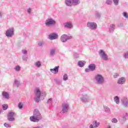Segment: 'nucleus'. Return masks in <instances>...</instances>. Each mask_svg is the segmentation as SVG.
Masks as SVG:
<instances>
[{
  "label": "nucleus",
  "mask_w": 128,
  "mask_h": 128,
  "mask_svg": "<svg viewBox=\"0 0 128 128\" xmlns=\"http://www.w3.org/2000/svg\"><path fill=\"white\" fill-rule=\"evenodd\" d=\"M46 96V94L45 92L40 91V88H36L35 92V97L34 98V100L36 102H38L41 100H44V97Z\"/></svg>",
  "instance_id": "f257e3e1"
},
{
  "label": "nucleus",
  "mask_w": 128,
  "mask_h": 128,
  "mask_svg": "<svg viewBox=\"0 0 128 128\" xmlns=\"http://www.w3.org/2000/svg\"><path fill=\"white\" fill-rule=\"evenodd\" d=\"M42 118V114H40V110L38 109H36L34 111L33 116L30 118V122H38Z\"/></svg>",
  "instance_id": "f03ea898"
},
{
  "label": "nucleus",
  "mask_w": 128,
  "mask_h": 128,
  "mask_svg": "<svg viewBox=\"0 0 128 128\" xmlns=\"http://www.w3.org/2000/svg\"><path fill=\"white\" fill-rule=\"evenodd\" d=\"M94 78L97 84H104V78L102 75L98 74L95 76Z\"/></svg>",
  "instance_id": "7ed1b4c3"
},
{
  "label": "nucleus",
  "mask_w": 128,
  "mask_h": 128,
  "mask_svg": "<svg viewBox=\"0 0 128 128\" xmlns=\"http://www.w3.org/2000/svg\"><path fill=\"white\" fill-rule=\"evenodd\" d=\"M46 26L50 28V26H54L56 24V21L52 18H48L44 22Z\"/></svg>",
  "instance_id": "20e7f679"
},
{
  "label": "nucleus",
  "mask_w": 128,
  "mask_h": 128,
  "mask_svg": "<svg viewBox=\"0 0 128 128\" xmlns=\"http://www.w3.org/2000/svg\"><path fill=\"white\" fill-rule=\"evenodd\" d=\"M80 2V0H66L65 4L67 6H78Z\"/></svg>",
  "instance_id": "39448f33"
},
{
  "label": "nucleus",
  "mask_w": 128,
  "mask_h": 128,
  "mask_svg": "<svg viewBox=\"0 0 128 128\" xmlns=\"http://www.w3.org/2000/svg\"><path fill=\"white\" fill-rule=\"evenodd\" d=\"M98 54L100 58L103 60H105V62H107V60H108V54L106 53L104 50H100L98 52Z\"/></svg>",
  "instance_id": "423d86ee"
},
{
  "label": "nucleus",
  "mask_w": 128,
  "mask_h": 128,
  "mask_svg": "<svg viewBox=\"0 0 128 128\" xmlns=\"http://www.w3.org/2000/svg\"><path fill=\"white\" fill-rule=\"evenodd\" d=\"M16 116V114L14 112H10L7 114V120L8 122H14L16 118H14V116Z\"/></svg>",
  "instance_id": "0eeeda50"
},
{
  "label": "nucleus",
  "mask_w": 128,
  "mask_h": 128,
  "mask_svg": "<svg viewBox=\"0 0 128 128\" xmlns=\"http://www.w3.org/2000/svg\"><path fill=\"white\" fill-rule=\"evenodd\" d=\"M14 34V28H9L6 32V36L7 38H12Z\"/></svg>",
  "instance_id": "6e6552de"
},
{
  "label": "nucleus",
  "mask_w": 128,
  "mask_h": 128,
  "mask_svg": "<svg viewBox=\"0 0 128 128\" xmlns=\"http://www.w3.org/2000/svg\"><path fill=\"white\" fill-rule=\"evenodd\" d=\"M80 100L82 102H90L92 100L90 96L87 94H84L80 98Z\"/></svg>",
  "instance_id": "1a4fd4ad"
},
{
  "label": "nucleus",
  "mask_w": 128,
  "mask_h": 128,
  "mask_svg": "<svg viewBox=\"0 0 128 128\" xmlns=\"http://www.w3.org/2000/svg\"><path fill=\"white\" fill-rule=\"evenodd\" d=\"M62 112L63 114H66V112H68V110H70V105L64 102L62 104Z\"/></svg>",
  "instance_id": "9d476101"
},
{
  "label": "nucleus",
  "mask_w": 128,
  "mask_h": 128,
  "mask_svg": "<svg viewBox=\"0 0 128 128\" xmlns=\"http://www.w3.org/2000/svg\"><path fill=\"white\" fill-rule=\"evenodd\" d=\"M87 26L88 28H90V30H96V28H98V25L94 22H88L87 23Z\"/></svg>",
  "instance_id": "9b49d317"
},
{
  "label": "nucleus",
  "mask_w": 128,
  "mask_h": 128,
  "mask_svg": "<svg viewBox=\"0 0 128 128\" xmlns=\"http://www.w3.org/2000/svg\"><path fill=\"white\" fill-rule=\"evenodd\" d=\"M72 36H68L66 34L62 35L60 38L61 42H66L68 40H72Z\"/></svg>",
  "instance_id": "f8f14e48"
},
{
  "label": "nucleus",
  "mask_w": 128,
  "mask_h": 128,
  "mask_svg": "<svg viewBox=\"0 0 128 128\" xmlns=\"http://www.w3.org/2000/svg\"><path fill=\"white\" fill-rule=\"evenodd\" d=\"M121 102H122L125 108H128V98H126V97H124L122 99Z\"/></svg>",
  "instance_id": "ddd939ff"
},
{
  "label": "nucleus",
  "mask_w": 128,
  "mask_h": 128,
  "mask_svg": "<svg viewBox=\"0 0 128 128\" xmlns=\"http://www.w3.org/2000/svg\"><path fill=\"white\" fill-rule=\"evenodd\" d=\"M64 26L66 28H68V30H70L72 28V24L70 22H66L64 23Z\"/></svg>",
  "instance_id": "4468645a"
},
{
  "label": "nucleus",
  "mask_w": 128,
  "mask_h": 128,
  "mask_svg": "<svg viewBox=\"0 0 128 128\" xmlns=\"http://www.w3.org/2000/svg\"><path fill=\"white\" fill-rule=\"evenodd\" d=\"M93 124H91L90 126V128H98L100 126V122H98V121L95 120L93 122Z\"/></svg>",
  "instance_id": "2eb2a0df"
},
{
  "label": "nucleus",
  "mask_w": 128,
  "mask_h": 128,
  "mask_svg": "<svg viewBox=\"0 0 128 128\" xmlns=\"http://www.w3.org/2000/svg\"><path fill=\"white\" fill-rule=\"evenodd\" d=\"M58 68H60V66H56L53 69H50V71L52 74H56L58 73Z\"/></svg>",
  "instance_id": "dca6fc26"
},
{
  "label": "nucleus",
  "mask_w": 128,
  "mask_h": 128,
  "mask_svg": "<svg viewBox=\"0 0 128 128\" xmlns=\"http://www.w3.org/2000/svg\"><path fill=\"white\" fill-rule=\"evenodd\" d=\"M58 34L56 33H53L49 35V40H56V38H58Z\"/></svg>",
  "instance_id": "f3484780"
},
{
  "label": "nucleus",
  "mask_w": 128,
  "mask_h": 128,
  "mask_svg": "<svg viewBox=\"0 0 128 128\" xmlns=\"http://www.w3.org/2000/svg\"><path fill=\"white\" fill-rule=\"evenodd\" d=\"M114 30H116V25L114 24H110L108 29L109 32H114Z\"/></svg>",
  "instance_id": "a211bd4d"
},
{
  "label": "nucleus",
  "mask_w": 128,
  "mask_h": 128,
  "mask_svg": "<svg viewBox=\"0 0 128 128\" xmlns=\"http://www.w3.org/2000/svg\"><path fill=\"white\" fill-rule=\"evenodd\" d=\"M118 82L120 84H124L126 82V78L124 77L120 78L119 79H118Z\"/></svg>",
  "instance_id": "6ab92c4d"
},
{
  "label": "nucleus",
  "mask_w": 128,
  "mask_h": 128,
  "mask_svg": "<svg viewBox=\"0 0 128 128\" xmlns=\"http://www.w3.org/2000/svg\"><path fill=\"white\" fill-rule=\"evenodd\" d=\"M2 96L4 98H6V100H8L10 98V94L8 92L4 91L2 92Z\"/></svg>",
  "instance_id": "aec40b11"
},
{
  "label": "nucleus",
  "mask_w": 128,
  "mask_h": 128,
  "mask_svg": "<svg viewBox=\"0 0 128 128\" xmlns=\"http://www.w3.org/2000/svg\"><path fill=\"white\" fill-rule=\"evenodd\" d=\"M96 64H92L88 66V68H90V72H94L96 70Z\"/></svg>",
  "instance_id": "412c9836"
},
{
  "label": "nucleus",
  "mask_w": 128,
  "mask_h": 128,
  "mask_svg": "<svg viewBox=\"0 0 128 128\" xmlns=\"http://www.w3.org/2000/svg\"><path fill=\"white\" fill-rule=\"evenodd\" d=\"M56 48H53L50 50V56H54L56 54Z\"/></svg>",
  "instance_id": "4be33fe9"
},
{
  "label": "nucleus",
  "mask_w": 128,
  "mask_h": 128,
  "mask_svg": "<svg viewBox=\"0 0 128 128\" xmlns=\"http://www.w3.org/2000/svg\"><path fill=\"white\" fill-rule=\"evenodd\" d=\"M14 84L16 86H17V88H18V86H20V82L18 79L14 80Z\"/></svg>",
  "instance_id": "5701e85b"
},
{
  "label": "nucleus",
  "mask_w": 128,
  "mask_h": 128,
  "mask_svg": "<svg viewBox=\"0 0 128 128\" xmlns=\"http://www.w3.org/2000/svg\"><path fill=\"white\" fill-rule=\"evenodd\" d=\"M34 66H35L36 68H40L42 66V62H40V61H37L35 62Z\"/></svg>",
  "instance_id": "b1692460"
},
{
  "label": "nucleus",
  "mask_w": 128,
  "mask_h": 128,
  "mask_svg": "<svg viewBox=\"0 0 128 128\" xmlns=\"http://www.w3.org/2000/svg\"><path fill=\"white\" fill-rule=\"evenodd\" d=\"M86 64V62L84 61H79L78 62V66L80 68H82Z\"/></svg>",
  "instance_id": "393cba45"
},
{
  "label": "nucleus",
  "mask_w": 128,
  "mask_h": 128,
  "mask_svg": "<svg viewBox=\"0 0 128 128\" xmlns=\"http://www.w3.org/2000/svg\"><path fill=\"white\" fill-rule=\"evenodd\" d=\"M14 70L15 72H20V66H15V68H14Z\"/></svg>",
  "instance_id": "a878e982"
},
{
  "label": "nucleus",
  "mask_w": 128,
  "mask_h": 128,
  "mask_svg": "<svg viewBox=\"0 0 128 128\" xmlns=\"http://www.w3.org/2000/svg\"><path fill=\"white\" fill-rule=\"evenodd\" d=\"M114 100L116 104H120V98H118V96H116L114 98Z\"/></svg>",
  "instance_id": "bb28decb"
},
{
  "label": "nucleus",
  "mask_w": 128,
  "mask_h": 128,
  "mask_svg": "<svg viewBox=\"0 0 128 128\" xmlns=\"http://www.w3.org/2000/svg\"><path fill=\"white\" fill-rule=\"evenodd\" d=\"M2 107L4 110H8V104H4Z\"/></svg>",
  "instance_id": "cd10ccee"
},
{
  "label": "nucleus",
  "mask_w": 128,
  "mask_h": 128,
  "mask_svg": "<svg viewBox=\"0 0 128 128\" xmlns=\"http://www.w3.org/2000/svg\"><path fill=\"white\" fill-rule=\"evenodd\" d=\"M104 109L106 112H110V108L107 106H104Z\"/></svg>",
  "instance_id": "c85d7f7f"
},
{
  "label": "nucleus",
  "mask_w": 128,
  "mask_h": 128,
  "mask_svg": "<svg viewBox=\"0 0 128 128\" xmlns=\"http://www.w3.org/2000/svg\"><path fill=\"white\" fill-rule=\"evenodd\" d=\"M68 80V76L67 74H64L63 76V80Z\"/></svg>",
  "instance_id": "c756f323"
},
{
  "label": "nucleus",
  "mask_w": 128,
  "mask_h": 128,
  "mask_svg": "<svg viewBox=\"0 0 128 128\" xmlns=\"http://www.w3.org/2000/svg\"><path fill=\"white\" fill-rule=\"evenodd\" d=\"M22 60L26 62L28 60V55H23Z\"/></svg>",
  "instance_id": "7c9ffc66"
},
{
  "label": "nucleus",
  "mask_w": 128,
  "mask_h": 128,
  "mask_svg": "<svg viewBox=\"0 0 128 128\" xmlns=\"http://www.w3.org/2000/svg\"><path fill=\"white\" fill-rule=\"evenodd\" d=\"M44 42L43 41H40L38 43V46H44Z\"/></svg>",
  "instance_id": "2f4dec72"
},
{
  "label": "nucleus",
  "mask_w": 128,
  "mask_h": 128,
  "mask_svg": "<svg viewBox=\"0 0 128 128\" xmlns=\"http://www.w3.org/2000/svg\"><path fill=\"white\" fill-rule=\"evenodd\" d=\"M4 126L6 128H12V125H10V124L4 123Z\"/></svg>",
  "instance_id": "473e14b6"
},
{
  "label": "nucleus",
  "mask_w": 128,
  "mask_h": 128,
  "mask_svg": "<svg viewBox=\"0 0 128 128\" xmlns=\"http://www.w3.org/2000/svg\"><path fill=\"white\" fill-rule=\"evenodd\" d=\"M22 54H24V56H28V51L26 50H22Z\"/></svg>",
  "instance_id": "72a5a7b5"
},
{
  "label": "nucleus",
  "mask_w": 128,
  "mask_h": 128,
  "mask_svg": "<svg viewBox=\"0 0 128 128\" xmlns=\"http://www.w3.org/2000/svg\"><path fill=\"white\" fill-rule=\"evenodd\" d=\"M102 14L100 12H96V16L97 18H100Z\"/></svg>",
  "instance_id": "f704fd0d"
},
{
  "label": "nucleus",
  "mask_w": 128,
  "mask_h": 128,
  "mask_svg": "<svg viewBox=\"0 0 128 128\" xmlns=\"http://www.w3.org/2000/svg\"><path fill=\"white\" fill-rule=\"evenodd\" d=\"M54 82H56L57 84H60V80H58L57 78H55L54 79Z\"/></svg>",
  "instance_id": "c9c22d12"
},
{
  "label": "nucleus",
  "mask_w": 128,
  "mask_h": 128,
  "mask_svg": "<svg viewBox=\"0 0 128 128\" xmlns=\"http://www.w3.org/2000/svg\"><path fill=\"white\" fill-rule=\"evenodd\" d=\"M112 0H106V4H108V6H110V4H112Z\"/></svg>",
  "instance_id": "e433bc0d"
},
{
  "label": "nucleus",
  "mask_w": 128,
  "mask_h": 128,
  "mask_svg": "<svg viewBox=\"0 0 128 128\" xmlns=\"http://www.w3.org/2000/svg\"><path fill=\"white\" fill-rule=\"evenodd\" d=\"M24 106V105L22 103H19L18 104V108L20 110H22V107Z\"/></svg>",
  "instance_id": "4c0bfd02"
},
{
  "label": "nucleus",
  "mask_w": 128,
  "mask_h": 128,
  "mask_svg": "<svg viewBox=\"0 0 128 128\" xmlns=\"http://www.w3.org/2000/svg\"><path fill=\"white\" fill-rule=\"evenodd\" d=\"M124 58H128V52L124 53L123 55Z\"/></svg>",
  "instance_id": "58836bf2"
},
{
  "label": "nucleus",
  "mask_w": 128,
  "mask_h": 128,
  "mask_svg": "<svg viewBox=\"0 0 128 128\" xmlns=\"http://www.w3.org/2000/svg\"><path fill=\"white\" fill-rule=\"evenodd\" d=\"M112 122H114V124H116V122H118V120L116 118H113L112 120Z\"/></svg>",
  "instance_id": "ea45409f"
},
{
  "label": "nucleus",
  "mask_w": 128,
  "mask_h": 128,
  "mask_svg": "<svg viewBox=\"0 0 128 128\" xmlns=\"http://www.w3.org/2000/svg\"><path fill=\"white\" fill-rule=\"evenodd\" d=\"M122 14L124 18H128V14H126V12H123Z\"/></svg>",
  "instance_id": "a19ab883"
},
{
  "label": "nucleus",
  "mask_w": 128,
  "mask_h": 128,
  "mask_svg": "<svg viewBox=\"0 0 128 128\" xmlns=\"http://www.w3.org/2000/svg\"><path fill=\"white\" fill-rule=\"evenodd\" d=\"M114 4H115V6H118V0H112Z\"/></svg>",
  "instance_id": "79ce46f5"
},
{
  "label": "nucleus",
  "mask_w": 128,
  "mask_h": 128,
  "mask_svg": "<svg viewBox=\"0 0 128 128\" xmlns=\"http://www.w3.org/2000/svg\"><path fill=\"white\" fill-rule=\"evenodd\" d=\"M52 98H50L47 101V104H52Z\"/></svg>",
  "instance_id": "37998d69"
},
{
  "label": "nucleus",
  "mask_w": 128,
  "mask_h": 128,
  "mask_svg": "<svg viewBox=\"0 0 128 128\" xmlns=\"http://www.w3.org/2000/svg\"><path fill=\"white\" fill-rule=\"evenodd\" d=\"M32 8H28V10H27V12L29 14H30V12H32Z\"/></svg>",
  "instance_id": "c03bdc74"
},
{
  "label": "nucleus",
  "mask_w": 128,
  "mask_h": 128,
  "mask_svg": "<svg viewBox=\"0 0 128 128\" xmlns=\"http://www.w3.org/2000/svg\"><path fill=\"white\" fill-rule=\"evenodd\" d=\"M118 73H115L114 74V78H118Z\"/></svg>",
  "instance_id": "a18cd8bd"
},
{
  "label": "nucleus",
  "mask_w": 128,
  "mask_h": 128,
  "mask_svg": "<svg viewBox=\"0 0 128 128\" xmlns=\"http://www.w3.org/2000/svg\"><path fill=\"white\" fill-rule=\"evenodd\" d=\"M128 113H125L124 114V117L123 118L126 119V118H128Z\"/></svg>",
  "instance_id": "49530a36"
},
{
  "label": "nucleus",
  "mask_w": 128,
  "mask_h": 128,
  "mask_svg": "<svg viewBox=\"0 0 128 128\" xmlns=\"http://www.w3.org/2000/svg\"><path fill=\"white\" fill-rule=\"evenodd\" d=\"M85 72H90V68H86V69L85 70Z\"/></svg>",
  "instance_id": "de8ad7c7"
},
{
  "label": "nucleus",
  "mask_w": 128,
  "mask_h": 128,
  "mask_svg": "<svg viewBox=\"0 0 128 128\" xmlns=\"http://www.w3.org/2000/svg\"><path fill=\"white\" fill-rule=\"evenodd\" d=\"M40 128V126H37V127H34V128Z\"/></svg>",
  "instance_id": "09e8293b"
},
{
  "label": "nucleus",
  "mask_w": 128,
  "mask_h": 128,
  "mask_svg": "<svg viewBox=\"0 0 128 128\" xmlns=\"http://www.w3.org/2000/svg\"><path fill=\"white\" fill-rule=\"evenodd\" d=\"M0 16H2V13L0 12Z\"/></svg>",
  "instance_id": "8fccbe9b"
},
{
  "label": "nucleus",
  "mask_w": 128,
  "mask_h": 128,
  "mask_svg": "<svg viewBox=\"0 0 128 128\" xmlns=\"http://www.w3.org/2000/svg\"><path fill=\"white\" fill-rule=\"evenodd\" d=\"M0 112H1V111H0Z\"/></svg>",
  "instance_id": "3c124183"
},
{
  "label": "nucleus",
  "mask_w": 128,
  "mask_h": 128,
  "mask_svg": "<svg viewBox=\"0 0 128 128\" xmlns=\"http://www.w3.org/2000/svg\"><path fill=\"white\" fill-rule=\"evenodd\" d=\"M76 58H78V57H76Z\"/></svg>",
  "instance_id": "603ef678"
}]
</instances>
